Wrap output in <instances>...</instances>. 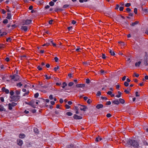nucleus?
Wrapping results in <instances>:
<instances>
[{"label": "nucleus", "mask_w": 148, "mask_h": 148, "mask_svg": "<svg viewBox=\"0 0 148 148\" xmlns=\"http://www.w3.org/2000/svg\"><path fill=\"white\" fill-rule=\"evenodd\" d=\"M126 142V145L130 147L134 148H141L142 147V143L140 142V140L137 141L134 139H127Z\"/></svg>", "instance_id": "1"}, {"label": "nucleus", "mask_w": 148, "mask_h": 148, "mask_svg": "<svg viewBox=\"0 0 148 148\" xmlns=\"http://www.w3.org/2000/svg\"><path fill=\"white\" fill-rule=\"evenodd\" d=\"M10 97L12 99L10 101H16L19 99L20 97L19 96L14 95L10 96Z\"/></svg>", "instance_id": "2"}, {"label": "nucleus", "mask_w": 148, "mask_h": 148, "mask_svg": "<svg viewBox=\"0 0 148 148\" xmlns=\"http://www.w3.org/2000/svg\"><path fill=\"white\" fill-rule=\"evenodd\" d=\"M35 103V101L33 100H32L29 102H25V103L27 105H29L33 107V108H35L36 107L35 105L34 104Z\"/></svg>", "instance_id": "3"}, {"label": "nucleus", "mask_w": 148, "mask_h": 148, "mask_svg": "<svg viewBox=\"0 0 148 148\" xmlns=\"http://www.w3.org/2000/svg\"><path fill=\"white\" fill-rule=\"evenodd\" d=\"M17 105V103L14 102H12V103H9L8 105V108L9 110H12V107H14Z\"/></svg>", "instance_id": "4"}, {"label": "nucleus", "mask_w": 148, "mask_h": 148, "mask_svg": "<svg viewBox=\"0 0 148 148\" xmlns=\"http://www.w3.org/2000/svg\"><path fill=\"white\" fill-rule=\"evenodd\" d=\"M32 21L31 20L27 19L26 20H24L22 23V24L23 25H28L30 24L32 22Z\"/></svg>", "instance_id": "5"}, {"label": "nucleus", "mask_w": 148, "mask_h": 148, "mask_svg": "<svg viewBox=\"0 0 148 148\" xmlns=\"http://www.w3.org/2000/svg\"><path fill=\"white\" fill-rule=\"evenodd\" d=\"M10 77L11 78V79L14 81H17L19 79V76L16 75H10Z\"/></svg>", "instance_id": "6"}, {"label": "nucleus", "mask_w": 148, "mask_h": 148, "mask_svg": "<svg viewBox=\"0 0 148 148\" xmlns=\"http://www.w3.org/2000/svg\"><path fill=\"white\" fill-rule=\"evenodd\" d=\"M79 105L83 107V108H80V109L81 110H83L84 111H86V109H88L87 107L86 106L80 104H79Z\"/></svg>", "instance_id": "7"}, {"label": "nucleus", "mask_w": 148, "mask_h": 148, "mask_svg": "<svg viewBox=\"0 0 148 148\" xmlns=\"http://www.w3.org/2000/svg\"><path fill=\"white\" fill-rule=\"evenodd\" d=\"M75 145L74 144L70 143L66 146V148H73L74 147Z\"/></svg>", "instance_id": "8"}, {"label": "nucleus", "mask_w": 148, "mask_h": 148, "mask_svg": "<svg viewBox=\"0 0 148 148\" xmlns=\"http://www.w3.org/2000/svg\"><path fill=\"white\" fill-rule=\"evenodd\" d=\"M16 142L17 144L20 146H21L23 144V141L21 139L17 140Z\"/></svg>", "instance_id": "9"}, {"label": "nucleus", "mask_w": 148, "mask_h": 148, "mask_svg": "<svg viewBox=\"0 0 148 148\" xmlns=\"http://www.w3.org/2000/svg\"><path fill=\"white\" fill-rule=\"evenodd\" d=\"M73 118L76 119H82V116H78L76 114H75L73 116Z\"/></svg>", "instance_id": "10"}, {"label": "nucleus", "mask_w": 148, "mask_h": 148, "mask_svg": "<svg viewBox=\"0 0 148 148\" xmlns=\"http://www.w3.org/2000/svg\"><path fill=\"white\" fill-rule=\"evenodd\" d=\"M2 90L3 91L5 92V93L6 94H8L9 92V90L8 89H6L4 87L2 88Z\"/></svg>", "instance_id": "11"}, {"label": "nucleus", "mask_w": 148, "mask_h": 148, "mask_svg": "<svg viewBox=\"0 0 148 148\" xmlns=\"http://www.w3.org/2000/svg\"><path fill=\"white\" fill-rule=\"evenodd\" d=\"M76 86L77 88H84L85 86V85L83 84H78L76 85Z\"/></svg>", "instance_id": "12"}, {"label": "nucleus", "mask_w": 148, "mask_h": 148, "mask_svg": "<svg viewBox=\"0 0 148 148\" xmlns=\"http://www.w3.org/2000/svg\"><path fill=\"white\" fill-rule=\"evenodd\" d=\"M103 106L101 104H97L96 106V107L97 109H99L103 107Z\"/></svg>", "instance_id": "13"}, {"label": "nucleus", "mask_w": 148, "mask_h": 148, "mask_svg": "<svg viewBox=\"0 0 148 148\" xmlns=\"http://www.w3.org/2000/svg\"><path fill=\"white\" fill-rule=\"evenodd\" d=\"M143 139L142 138L143 144H142V143H142V145H147L148 143H147V142L146 140H145V138H144L143 137Z\"/></svg>", "instance_id": "14"}, {"label": "nucleus", "mask_w": 148, "mask_h": 148, "mask_svg": "<svg viewBox=\"0 0 148 148\" xmlns=\"http://www.w3.org/2000/svg\"><path fill=\"white\" fill-rule=\"evenodd\" d=\"M112 103L117 105H119L120 103L119 101L117 99H116L115 100L112 101Z\"/></svg>", "instance_id": "15"}, {"label": "nucleus", "mask_w": 148, "mask_h": 148, "mask_svg": "<svg viewBox=\"0 0 148 148\" xmlns=\"http://www.w3.org/2000/svg\"><path fill=\"white\" fill-rule=\"evenodd\" d=\"M21 29L23 30L25 32H27V27L25 26H22L21 28Z\"/></svg>", "instance_id": "16"}, {"label": "nucleus", "mask_w": 148, "mask_h": 148, "mask_svg": "<svg viewBox=\"0 0 148 148\" xmlns=\"http://www.w3.org/2000/svg\"><path fill=\"white\" fill-rule=\"evenodd\" d=\"M5 111V108L3 107V106L1 105H0V111L2 112L3 111Z\"/></svg>", "instance_id": "17"}, {"label": "nucleus", "mask_w": 148, "mask_h": 148, "mask_svg": "<svg viewBox=\"0 0 148 148\" xmlns=\"http://www.w3.org/2000/svg\"><path fill=\"white\" fill-rule=\"evenodd\" d=\"M139 23V22L136 21L134 23H132L130 25L132 26H134L136 25L137 24Z\"/></svg>", "instance_id": "18"}, {"label": "nucleus", "mask_w": 148, "mask_h": 148, "mask_svg": "<svg viewBox=\"0 0 148 148\" xmlns=\"http://www.w3.org/2000/svg\"><path fill=\"white\" fill-rule=\"evenodd\" d=\"M19 137L20 138H23L25 137V135L23 134H19Z\"/></svg>", "instance_id": "19"}, {"label": "nucleus", "mask_w": 148, "mask_h": 148, "mask_svg": "<svg viewBox=\"0 0 148 148\" xmlns=\"http://www.w3.org/2000/svg\"><path fill=\"white\" fill-rule=\"evenodd\" d=\"M144 62H143V64L145 65V66H147L148 65V63L147 61V59H145L144 60Z\"/></svg>", "instance_id": "20"}, {"label": "nucleus", "mask_w": 148, "mask_h": 148, "mask_svg": "<svg viewBox=\"0 0 148 148\" xmlns=\"http://www.w3.org/2000/svg\"><path fill=\"white\" fill-rule=\"evenodd\" d=\"M141 63L140 61H139L138 62H136L135 64V66L136 67L139 66Z\"/></svg>", "instance_id": "21"}, {"label": "nucleus", "mask_w": 148, "mask_h": 148, "mask_svg": "<svg viewBox=\"0 0 148 148\" xmlns=\"http://www.w3.org/2000/svg\"><path fill=\"white\" fill-rule=\"evenodd\" d=\"M118 95H117L116 96V97L118 98H119L121 96V95L122 94V93L120 92L119 91L118 92Z\"/></svg>", "instance_id": "22"}, {"label": "nucleus", "mask_w": 148, "mask_h": 148, "mask_svg": "<svg viewBox=\"0 0 148 148\" xmlns=\"http://www.w3.org/2000/svg\"><path fill=\"white\" fill-rule=\"evenodd\" d=\"M102 139L101 137L98 136L96 138L95 141H96L98 142L99 141H101L102 140Z\"/></svg>", "instance_id": "23"}, {"label": "nucleus", "mask_w": 148, "mask_h": 148, "mask_svg": "<svg viewBox=\"0 0 148 148\" xmlns=\"http://www.w3.org/2000/svg\"><path fill=\"white\" fill-rule=\"evenodd\" d=\"M63 9L61 8H55L54 11L55 12H58V11H62Z\"/></svg>", "instance_id": "24"}, {"label": "nucleus", "mask_w": 148, "mask_h": 148, "mask_svg": "<svg viewBox=\"0 0 148 148\" xmlns=\"http://www.w3.org/2000/svg\"><path fill=\"white\" fill-rule=\"evenodd\" d=\"M119 102L123 104L125 103V100L123 99L120 98L119 99Z\"/></svg>", "instance_id": "25"}, {"label": "nucleus", "mask_w": 148, "mask_h": 148, "mask_svg": "<svg viewBox=\"0 0 148 148\" xmlns=\"http://www.w3.org/2000/svg\"><path fill=\"white\" fill-rule=\"evenodd\" d=\"M34 132L38 134L39 133V131L38 129L36 128H34Z\"/></svg>", "instance_id": "26"}, {"label": "nucleus", "mask_w": 148, "mask_h": 148, "mask_svg": "<svg viewBox=\"0 0 148 148\" xmlns=\"http://www.w3.org/2000/svg\"><path fill=\"white\" fill-rule=\"evenodd\" d=\"M109 53H110L111 55L112 56H114L115 55V53L114 51H112L111 50H110L109 51Z\"/></svg>", "instance_id": "27"}, {"label": "nucleus", "mask_w": 148, "mask_h": 148, "mask_svg": "<svg viewBox=\"0 0 148 148\" xmlns=\"http://www.w3.org/2000/svg\"><path fill=\"white\" fill-rule=\"evenodd\" d=\"M7 16L6 17V18L8 19H10L11 18V14L10 13L7 14Z\"/></svg>", "instance_id": "28"}, {"label": "nucleus", "mask_w": 148, "mask_h": 148, "mask_svg": "<svg viewBox=\"0 0 148 148\" xmlns=\"http://www.w3.org/2000/svg\"><path fill=\"white\" fill-rule=\"evenodd\" d=\"M62 84L63 85L62 87L63 88H64L67 85V84L65 82H63Z\"/></svg>", "instance_id": "29"}, {"label": "nucleus", "mask_w": 148, "mask_h": 148, "mask_svg": "<svg viewBox=\"0 0 148 148\" xmlns=\"http://www.w3.org/2000/svg\"><path fill=\"white\" fill-rule=\"evenodd\" d=\"M20 90H19V91L18 90H16L15 91V94H16V95L18 96V95H19L20 94Z\"/></svg>", "instance_id": "30"}, {"label": "nucleus", "mask_w": 148, "mask_h": 148, "mask_svg": "<svg viewBox=\"0 0 148 148\" xmlns=\"http://www.w3.org/2000/svg\"><path fill=\"white\" fill-rule=\"evenodd\" d=\"M7 33L5 32H3L0 34V36H2L4 35H6L7 34Z\"/></svg>", "instance_id": "31"}, {"label": "nucleus", "mask_w": 148, "mask_h": 148, "mask_svg": "<svg viewBox=\"0 0 148 148\" xmlns=\"http://www.w3.org/2000/svg\"><path fill=\"white\" fill-rule=\"evenodd\" d=\"M66 114L69 116H71L73 114L71 112H67L66 113Z\"/></svg>", "instance_id": "32"}, {"label": "nucleus", "mask_w": 148, "mask_h": 148, "mask_svg": "<svg viewBox=\"0 0 148 148\" xmlns=\"http://www.w3.org/2000/svg\"><path fill=\"white\" fill-rule=\"evenodd\" d=\"M44 76L45 77V79H49L51 78V76L48 77L47 75H45Z\"/></svg>", "instance_id": "33"}, {"label": "nucleus", "mask_w": 148, "mask_h": 148, "mask_svg": "<svg viewBox=\"0 0 148 148\" xmlns=\"http://www.w3.org/2000/svg\"><path fill=\"white\" fill-rule=\"evenodd\" d=\"M49 4L51 6H53L54 4V3L52 1H50L49 3Z\"/></svg>", "instance_id": "34"}, {"label": "nucleus", "mask_w": 148, "mask_h": 148, "mask_svg": "<svg viewBox=\"0 0 148 148\" xmlns=\"http://www.w3.org/2000/svg\"><path fill=\"white\" fill-rule=\"evenodd\" d=\"M8 21L7 19H4L3 21V23L4 24H7L8 23Z\"/></svg>", "instance_id": "35"}, {"label": "nucleus", "mask_w": 148, "mask_h": 148, "mask_svg": "<svg viewBox=\"0 0 148 148\" xmlns=\"http://www.w3.org/2000/svg\"><path fill=\"white\" fill-rule=\"evenodd\" d=\"M124 85L126 87H127L129 86V84L127 82H125L124 83Z\"/></svg>", "instance_id": "36"}, {"label": "nucleus", "mask_w": 148, "mask_h": 148, "mask_svg": "<svg viewBox=\"0 0 148 148\" xmlns=\"http://www.w3.org/2000/svg\"><path fill=\"white\" fill-rule=\"evenodd\" d=\"M74 84V83L73 82H69L68 85L69 86H73Z\"/></svg>", "instance_id": "37"}, {"label": "nucleus", "mask_w": 148, "mask_h": 148, "mask_svg": "<svg viewBox=\"0 0 148 148\" xmlns=\"http://www.w3.org/2000/svg\"><path fill=\"white\" fill-rule=\"evenodd\" d=\"M38 96H39V93H38L37 92L35 94L34 97L35 98H36L38 97Z\"/></svg>", "instance_id": "38"}, {"label": "nucleus", "mask_w": 148, "mask_h": 148, "mask_svg": "<svg viewBox=\"0 0 148 148\" xmlns=\"http://www.w3.org/2000/svg\"><path fill=\"white\" fill-rule=\"evenodd\" d=\"M50 42L54 46V47H55L56 46V44L55 43H54L53 42V40H50Z\"/></svg>", "instance_id": "39"}, {"label": "nucleus", "mask_w": 148, "mask_h": 148, "mask_svg": "<svg viewBox=\"0 0 148 148\" xmlns=\"http://www.w3.org/2000/svg\"><path fill=\"white\" fill-rule=\"evenodd\" d=\"M22 85V84L21 82L18 83L17 84V86L20 87H21Z\"/></svg>", "instance_id": "40"}, {"label": "nucleus", "mask_w": 148, "mask_h": 148, "mask_svg": "<svg viewBox=\"0 0 148 148\" xmlns=\"http://www.w3.org/2000/svg\"><path fill=\"white\" fill-rule=\"evenodd\" d=\"M92 102V101L91 99H89L87 101V102L88 104H90Z\"/></svg>", "instance_id": "41"}, {"label": "nucleus", "mask_w": 148, "mask_h": 148, "mask_svg": "<svg viewBox=\"0 0 148 148\" xmlns=\"http://www.w3.org/2000/svg\"><path fill=\"white\" fill-rule=\"evenodd\" d=\"M131 5V4L130 3H127L125 5V6L126 7H129Z\"/></svg>", "instance_id": "42"}, {"label": "nucleus", "mask_w": 148, "mask_h": 148, "mask_svg": "<svg viewBox=\"0 0 148 148\" xmlns=\"http://www.w3.org/2000/svg\"><path fill=\"white\" fill-rule=\"evenodd\" d=\"M59 69V66H57V67H55L54 68V70L55 71H56L57 70Z\"/></svg>", "instance_id": "43"}, {"label": "nucleus", "mask_w": 148, "mask_h": 148, "mask_svg": "<svg viewBox=\"0 0 148 148\" xmlns=\"http://www.w3.org/2000/svg\"><path fill=\"white\" fill-rule=\"evenodd\" d=\"M90 82V80L88 78H87L86 79V83L87 84H89Z\"/></svg>", "instance_id": "44"}, {"label": "nucleus", "mask_w": 148, "mask_h": 148, "mask_svg": "<svg viewBox=\"0 0 148 148\" xmlns=\"http://www.w3.org/2000/svg\"><path fill=\"white\" fill-rule=\"evenodd\" d=\"M101 95V92L100 91H98L97 94L96 95L98 96H99Z\"/></svg>", "instance_id": "45"}, {"label": "nucleus", "mask_w": 148, "mask_h": 148, "mask_svg": "<svg viewBox=\"0 0 148 148\" xmlns=\"http://www.w3.org/2000/svg\"><path fill=\"white\" fill-rule=\"evenodd\" d=\"M10 95L12 96H13V95L14 94V92L13 91H11L10 92Z\"/></svg>", "instance_id": "46"}, {"label": "nucleus", "mask_w": 148, "mask_h": 148, "mask_svg": "<svg viewBox=\"0 0 148 148\" xmlns=\"http://www.w3.org/2000/svg\"><path fill=\"white\" fill-rule=\"evenodd\" d=\"M75 110H76L75 113L76 114H78L79 113V112L78 111V109L77 107H76L75 108Z\"/></svg>", "instance_id": "47"}, {"label": "nucleus", "mask_w": 148, "mask_h": 148, "mask_svg": "<svg viewBox=\"0 0 148 148\" xmlns=\"http://www.w3.org/2000/svg\"><path fill=\"white\" fill-rule=\"evenodd\" d=\"M111 104V102L110 101H108L106 102V105H110Z\"/></svg>", "instance_id": "48"}, {"label": "nucleus", "mask_w": 148, "mask_h": 148, "mask_svg": "<svg viewBox=\"0 0 148 148\" xmlns=\"http://www.w3.org/2000/svg\"><path fill=\"white\" fill-rule=\"evenodd\" d=\"M49 98L50 100L53 99V95H50L49 96Z\"/></svg>", "instance_id": "49"}, {"label": "nucleus", "mask_w": 148, "mask_h": 148, "mask_svg": "<svg viewBox=\"0 0 148 148\" xmlns=\"http://www.w3.org/2000/svg\"><path fill=\"white\" fill-rule=\"evenodd\" d=\"M11 40H12L11 38H10L9 37L7 39L6 41L7 42H8L9 41H11Z\"/></svg>", "instance_id": "50"}, {"label": "nucleus", "mask_w": 148, "mask_h": 148, "mask_svg": "<svg viewBox=\"0 0 148 148\" xmlns=\"http://www.w3.org/2000/svg\"><path fill=\"white\" fill-rule=\"evenodd\" d=\"M65 107L66 109H69L70 108V106L67 104L65 105Z\"/></svg>", "instance_id": "51"}, {"label": "nucleus", "mask_w": 148, "mask_h": 148, "mask_svg": "<svg viewBox=\"0 0 148 148\" xmlns=\"http://www.w3.org/2000/svg\"><path fill=\"white\" fill-rule=\"evenodd\" d=\"M137 9L136 8H134V12L136 14H137Z\"/></svg>", "instance_id": "52"}, {"label": "nucleus", "mask_w": 148, "mask_h": 148, "mask_svg": "<svg viewBox=\"0 0 148 148\" xmlns=\"http://www.w3.org/2000/svg\"><path fill=\"white\" fill-rule=\"evenodd\" d=\"M29 92L28 91L27 92H25L24 95H23V96H24L26 95H27L29 94Z\"/></svg>", "instance_id": "53"}, {"label": "nucleus", "mask_w": 148, "mask_h": 148, "mask_svg": "<svg viewBox=\"0 0 148 148\" xmlns=\"http://www.w3.org/2000/svg\"><path fill=\"white\" fill-rule=\"evenodd\" d=\"M111 116H112L111 114L110 113L106 115V116L108 118H109V117Z\"/></svg>", "instance_id": "54"}, {"label": "nucleus", "mask_w": 148, "mask_h": 148, "mask_svg": "<svg viewBox=\"0 0 148 148\" xmlns=\"http://www.w3.org/2000/svg\"><path fill=\"white\" fill-rule=\"evenodd\" d=\"M54 60H55V61L57 62L58 61V58L57 57H56L54 58Z\"/></svg>", "instance_id": "55"}, {"label": "nucleus", "mask_w": 148, "mask_h": 148, "mask_svg": "<svg viewBox=\"0 0 148 148\" xmlns=\"http://www.w3.org/2000/svg\"><path fill=\"white\" fill-rule=\"evenodd\" d=\"M126 10V11H127L128 12H130L131 10L130 8H127Z\"/></svg>", "instance_id": "56"}, {"label": "nucleus", "mask_w": 148, "mask_h": 148, "mask_svg": "<svg viewBox=\"0 0 148 148\" xmlns=\"http://www.w3.org/2000/svg\"><path fill=\"white\" fill-rule=\"evenodd\" d=\"M101 98L102 99H105V100H107V98L106 97H104L102 96H101Z\"/></svg>", "instance_id": "57"}, {"label": "nucleus", "mask_w": 148, "mask_h": 148, "mask_svg": "<svg viewBox=\"0 0 148 148\" xmlns=\"http://www.w3.org/2000/svg\"><path fill=\"white\" fill-rule=\"evenodd\" d=\"M69 6V5L65 4L64 5L63 8H66Z\"/></svg>", "instance_id": "58"}, {"label": "nucleus", "mask_w": 148, "mask_h": 148, "mask_svg": "<svg viewBox=\"0 0 148 148\" xmlns=\"http://www.w3.org/2000/svg\"><path fill=\"white\" fill-rule=\"evenodd\" d=\"M102 58L103 59H105L106 58V56H105V54H103V53L102 54Z\"/></svg>", "instance_id": "59"}, {"label": "nucleus", "mask_w": 148, "mask_h": 148, "mask_svg": "<svg viewBox=\"0 0 148 148\" xmlns=\"http://www.w3.org/2000/svg\"><path fill=\"white\" fill-rule=\"evenodd\" d=\"M124 8L122 7H121L119 8V10L120 11H122L123 10Z\"/></svg>", "instance_id": "60"}, {"label": "nucleus", "mask_w": 148, "mask_h": 148, "mask_svg": "<svg viewBox=\"0 0 148 148\" xmlns=\"http://www.w3.org/2000/svg\"><path fill=\"white\" fill-rule=\"evenodd\" d=\"M5 60L7 62H8L10 61V58H9L7 57L5 59Z\"/></svg>", "instance_id": "61"}, {"label": "nucleus", "mask_w": 148, "mask_h": 148, "mask_svg": "<svg viewBox=\"0 0 148 148\" xmlns=\"http://www.w3.org/2000/svg\"><path fill=\"white\" fill-rule=\"evenodd\" d=\"M124 92H125L127 94H129V93H130V92H129V91L127 90H125Z\"/></svg>", "instance_id": "62"}, {"label": "nucleus", "mask_w": 148, "mask_h": 148, "mask_svg": "<svg viewBox=\"0 0 148 148\" xmlns=\"http://www.w3.org/2000/svg\"><path fill=\"white\" fill-rule=\"evenodd\" d=\"M53 21L52 20H50L49 22V23L50 24H51L52 23V22H53Z\"/></svg>", "instance_id": "63"}, {"label": "nucleus", "mask_w": 148, "mask_h": 148, "mask_svg": "<svg viewBox=\"0 0 148 148\" xmlns=\"http://www.w3.org/2000/svg\"><path fill=\"white\" fill-rule=\"evenodd\" d=\"M63 102V100L62 99H60V102L61 103H62Z\"/></svg>", "instance_id": "64"}]
</instances>
